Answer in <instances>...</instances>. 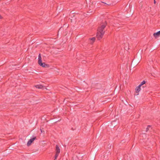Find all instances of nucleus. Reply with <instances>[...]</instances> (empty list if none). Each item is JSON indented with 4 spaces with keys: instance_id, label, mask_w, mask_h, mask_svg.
<instances>
[{
    "instance_id": "obj_1",
    "label": "nucleus",
    "mask_w": 160,
    "mask_h": 160,
    "mask_svg": "<svg viewBox=\"0 0 160 160\" xmlns=\"http://www.w3.org/2000/svg\"><path fill=\"white\" fill-rule=\"evenodd\" d=\"M106 23V22L103 24H102L99 27L97 34V38L99 40L102 38L105 33L104 31V28H105Z\"/></svg>"
},
{
    "instance_id": "obj_2",
    "label": "nucleus",
    "mask_w": 160,
    "mask_h": 160,
    "mask_svg": "<svg viewBox=\"0 0 160 160\" xmlns=\"http://www.w3.org/2000/svg\"><path fill=\"white\" fill-rule=\"evenodd\" d=\"M38 63L40 66L43 68H48L49 65L48 64H45L44 62H42V57L40 54H39L38 57Z\"/></svg>"
},
{
    "instance_id": "obj_3",
    "label": "nucleus",
    "mask_w": 160,
    "mask_h": 160,
    "mask_svg": "<svg viewBox=\"0 0 160 160\" xmlns=\"http://www.w3.org/2000/svg\"><path fill=\"white\" fill-rule=\"evenodd\" d=\"M56 154L55 156V160L57 159L59 154L60 153V149L58 145H56Z\"/></svg>"
},
{
    "instance_id": "obj_4",
    "label": "nucleus",
    "mask_w": 160,
    "mask_h": 160,
    "mask_svg": "<svg viewBox=\"0 0 160 160\" xmlns=\"http://www.w3.org/2000/svg\"><path fill=\"white\" fill-rule=\"evenodd\" d=\"M36 139V137L33 136L32 138H31L28 141L27 143V145L28 146H29L31 145L32 143L33 142V141Z\"/></svg>"
},
{
    "instance_id": "obj_5",
    "label": "nucleus",
    "mask_w": 160,
    "mask_h": 160,
    "mask_svg": "<svg viewBox=\"0 0 160 160\" xmlns=\"http://www.w3.org/2000/svg\"><path fill=\"white\" fill-rule=\"evenodd\" d=\"M153 36L156 38L158 37L160 35V30L157 32L153 33Z\"/></svg>"
},
{
    "instance_id": "obj_6",
    "label": "nucleus",
    "mask_w": 160,
    "mask_h": 160,
    "mask_svg": "<svg viewBox=\"0 0 160 160\" xmlns=\"http://www.w3.org/2000/svg\"><path fill=\"white\" fill-rule=\"evenodd\" d=\"M95 38L94 37H93L89 39L90 43L91 44L93 43L95 41Z\"/></svg>"
},
{
    "instance_id": "obj_7",
    "label": "nucleus",
    "mask_w": 160,
    "mask_h": 160,
    "mask_svg": "<svg viewBox=\"0 0 160 160\" xmlns=\"http://www.w3.org/2000/svg\"><path fill=\"white\" fill-rule=\"evenodd\" d=\"M140 87H141L139 85L138 86L136 87L135 89V91L136 93L140 91Z\"/></svg>"
},
{
    "instance_id": "obj_8",
    "label": "nucleus",
    "mask_w": 160,
    "mask_h": 160,
    "mask_svg": "<svg viewBox=\"0 0 160 160\" xmlns=\"http://www.w3.org/2000/svg\"><path fill=\"white\" fill-rule=\"evenodd\" d=\"M35 87L38 88H40V89H43V88H44V87L41 85H38L35 86Z\"/></svg>"
},
{
    "instance_id": "obj_9",
    "label": "nucleus",
    "mask_w": 160,
    "mask_h": 160,
    "mask_svg": "<svg viewBox=\"0 0 160 160\" xmlns=\"http://www.w3.org/2000/svg\"><path fill=\"white\" fill-rule=\"evenodd\" d=\"M146 83V81H142L141 83L139 84V86L141 87L142 85Z\"/></svg>"
},
{
    "instance_id": "obj_10",
    "label": "nucleus",
    "mask_w": 160,
    "mask_h": 160,
    "mask_svg": "<svg viewBox=\"0 0 160 160\" xmlns=\"http://www.w3.org/2000/svg\"><path fill=\"white\" fill-rule=\"evenodd\" d=\"M40 131H41V133H42V129H40Z\"/></svg>"
},
{
    "instance_id": "obj_11",
    "label": "nucleus",
    "mask_w": 160,
    "mask_h": 160,
    "mask_svg": "<svg viewBox=\"0 0 160 160\" xmlns=\"http://www.w3.org/2000/svg\"><path fill=\"white\" fill-rule=\"evenodd\" d=\"M148 127L147 128H146V131H148Z\"/></svg>"
},
{
    "instance_id": "obj_12",
    "label": "nucleus",
    "mask_w": 160,
    "mask_h": 160,
    "mask_svg": "<svg viewBox=\"0 0 160 160\" xmlns=\"http://www.w3.org/2000/svg\"><path fill=\"white\" fill-rule=\"evenodd\" d=\"M156 3V1L155 0H154V3Z\"/></svg>"
},
{
    "instance_id": "obj_13",
    "label": "nucleus",
    "mask_w": 160,
    "mask_h": 160,
    "mask_svg": "<svg viewBox=\"0 0 160 160\" xmlns=\"http://www.w3.org/2000/svg\"><path fill=\"white\" fill-rule=\"evenodd\" d=\"M2 18V17L0 15V19H1Z\"/></svg>"
},
{
    "instance_id": "obj_14",
    "label": "nucleus",
    "mask_w": 160,
    "mask_h": 160,
    "mask_svg": "<svg viewBox=\"0 0 160 160\" xmlns=\"http://www.w3.org/2000/svg\"><path fill=\"white\" fill-rule=\"evenodd\" d=\"M148 127H150V126H148Z\"/></svg>"
}]
</instances>
